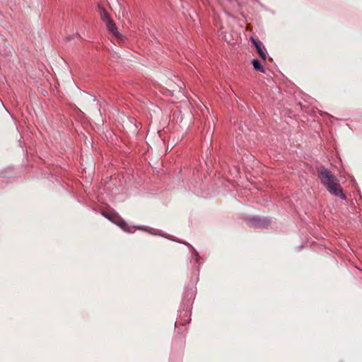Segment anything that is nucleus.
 Segmentation results:
<instances>
[{"label":"nucleus","mask_w":362,"mask_h":362,"mask_svg":"<svg viewBox=\"0 0 362 362\" xmlns=\"http://www.w3.org/2000/svg\"><path fill=\"white\" fill-rule=\"evenodd\" d=\"M251 40H252V43L254 44V45L255 46L256 49H257L259 57L263 60H266L267 52H266V49H264V47L262 42H260L259 40H255L253 37L251 38Z\"/></svg>","instance_id":"7ed1b4c3"},{"label":"nucleus","mask_w":362,"mask_h":362,"mask_svg":"<svg viewBox=\"0 0 362 362\" xmlns=\"http://www.w3.org/2000/svg\"><path fill=\"white\" fill-rule=\"evenodd\" d=\"M317 172L321 183L330 194L342 199H346L338 179L330 170L323 166H319L317 168Z\"/></svg>","instance_id":"f257e3e1"},{"label":"nucleus","mask_w":362,"mask_h":362,"mask_svg":"<svg viewBox=\"0 0 362 362\" xmlns=\"http://www.w3.org/2000/svg\"><path fill=\"white\" fill-rule=\"evenodd\" d=\"M103 20L106 23V26L108 29V30L112 33L113 35H115L118 39H121L122 35L119 34V33L117 30V28L116 27L114 22L108 17L107 14H105L103 16Z\"/></svg>","instance_id":"f03ea898"},{"label":"nucleus","mask_w":362,"mask_h":362,"mask_svg":"<svg viewBox=\"0 0 362 362\" xmlns=\"http://www.w3.org/2000/svg\"><path fill=\"white\" fill-rule=\"evenodd\" d=\"M252 65L254 66V68L257 70V71H259L262 73H264L265 70L264 69V67L262 66V64H260L259 61L258 59H253L252 62Z\"/></svg>","instance_id":"20e7f679"},{"label":"nucleus","mask_w":362,"mask_h":362,"mask_svg":"<svg viewBox=\"0 0 362 362\" xmlns=\"http://www.w3.org/2000/svg\"><path fill=\"white\" fill-rule=\"evenodd\" d=\"M126 227H127V224L124 223L123 225L122 226V228L124 230L129 231V230H127V228H126Z\"/></svg>","instance_id":"39448f33"}]
</instances>
